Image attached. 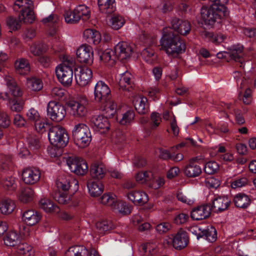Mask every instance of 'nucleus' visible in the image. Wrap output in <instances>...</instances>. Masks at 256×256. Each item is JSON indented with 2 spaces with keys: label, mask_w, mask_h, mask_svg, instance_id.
<instances>
[{
  "label": "nucleus",
  "mask_w": 256,
  "mask_h": 256,
  "mask_svg": "<svg viewBox=\"0 0 256 256\" xmlns=\"http://www.w3.org/2000/svg\"><path fill=\"white\" fill-rule=\"evenodd\" d=\"M162 48L169 56L177 57L186 50V45L178 34H174L170 28L164 29V34L160 40Z\"/></svg>",
  "instance_id": "nucleus-1"
},
{
  "label": "nucleus",
  "mask_w": 256,
  "mask_h": 256,
  "mask_svg": "<svg viewBox=\"0 0 256 256\" xmlns=\"http://www.w3.org/2000/svg\"><path fill=\"white\" fill-rule=\"evenodd\" d=\"M210 2H212L210 6L202 8L200 13L206 24L212 25L217 20L227 16L228 12L226 6L213 0H210Z\"/></svg>",
  "instance_id": "nucleus-2"
},
{
  "label": "nucleus",
  "mask_w": 256,
  "mask_h": 256,
  "mask_svg": "<svg viewBox=\"0 0 256 256\" xmlns=\"http://www.w3.org/2000/svg\"><path fill=\"white\" fill-rule=\"evenodd\" d=\"M74 59L70 56L64 57L62 64L56 68V76L60 82L65 86L71 85L73 79L72 67L74 66Z\"/></svg>",
  "instance_id": "nucleus-3"
},
{
  "label": "nucleus",
  "mask_w": 256,
  "mask_h": 256,
  "mask_svg": "<svg viewBox=\"0 0 256 256\" xmlns=\"http://www.w3.org/2000/svg\"><path fill=\"white\" fill-rule=\"evenodd\" d=\"M72 134L75 144L80 148L86 147L92 140L90 130L84 124L80 123L75 125Z\"/></svg>",
  "instance_id": "nucleus-4"
},
{
  "label": "nucleus",
  "mask_w": 256,
  "mask_h": 256,
  "mask_svg": "<svg viewBox=\"0 0 256 256\" xmlns=\"http://www.w3.org/2000/svg\"><path fill=\"white\" fill-rule=\"evenodd\" d=\"M14 10L18 11L20 9L21 14L19 18L23 20L24 23H32L34 20L33 12L34 4L30 0H16L13 6Z\"/></svg>",
  "instance_id": "nucleus-5"
},
{
  "label": "nucleus",
  "mask_w": 256,
  "mask_h": 256,
  "mask_svg": "<svg viewBox=\"0 0 256 256\" xmlns=\"http://www.w3.org/2000/svg\"><path fill=\"white\" fill-rule=\"evenodd\" d=\"M48 138L50 144L58 148L66 146L68 142V137L66 130L60 126L50 128Z\"/></svg>",
  "instance_id": "nucleus-6"
},
{
  "label": "nucleus",
  "mask_w": 256,
  "mask_h": 256,
  "mask_svg": "<svg viewBox=\"0 0 256 256\" xmlns=\"http://www.w3.org/2000/svg\"><path fill=\"white\" fill-rule=\"evenodd\" d=\"M252 85L254 88L256 87V78L254 76L250 79L244 78L240 84L238 98L242 100L245 104H250L252 102V90L250 87L252 86Z\"/></svg>",
  "instance_id": "nucleus-7"
},
{
  "label": "nucleus",
  "mask_w": 256,
  "mask_h": 256,
  "mask_svg": "<svg viewBox=\"0 0 256 256\" xmlns=\"http://www.w3.org/2000/svg\"><path fill=\"white\" fill-rule=\"evenodd\" d=\"M64 106L58 102L50 101L47 106V114L52 120L56 122L62 120L66 116Z\"/></svg>",
  "instance_id": "nucleus-8"
},
{
  "label": "nucleus",
  "mask_w": 256,
  "mask_h": 256,
  "mask_svg": "<svg viewBox=\"0 0 256 256\" xmlns=\"http://www.w3.org/2000/svg\"><path fill=\"white\" fill-rule=\"evenodd\" d=\"M64 159L71 172L77 175H84L88 172V166L83 159L76 157H68Z\"/></svg>",
  "instance_id": "nucleus-9"
},
{
  "label": "nucleus",
  "mask_w": 256,
  "mask_h": 256,
  "mask_svg": "<svg viewBox=\"0 0 256 256\" xmlns=\"http://www.w3.org/2000/svg\"><path fill=\"white\" fill-rule=\"evenodd\" d=\"M114 50L116 57L120 61L129 59L133 52L132 46L126 42H119Z\"/></svg>",
  "instance_id": "nucleus-10"
},
{
  "label": "nucleus",
  "mask_w": 256,
  "mask_h": 256,
  "mask_svg": "<svg viewBox=\"0 0 256 256\" xmlns=\"http://www.w3.org/2000/svg\"><path fill=\"white\" fill-rule=\"evenodd\" d=\"M76 56L80 63L90 64L93 62V50L92 47L88 44L80 46L77 50Z\"/></svg>",
  "instance_id": "nucleus-11"
},
{
  "label": "nucleus",
  "mask_w": 256,
  "mask_h": 256,
  "mask_svg": "<svg viewBox=\"0 0 256 256\" xmlns=\"http://www.w3.org/2000/svg\"><path fill=\"white\" fill-rule=\"evenodd\" d=\"M110 90L108 86L104 82L100 80L95 86L94 99L98 102H102L110 98Z\"/></svg>",
  "instance_id": "nucleus-12"
},
{
  "label": "nucleus",
  "mask_w": 256,
  "mask_h": 256,
  "mask_svg": "<svg viewBox=\"0 0 256 256\" xmlns=\"http://www.w3.org/2000/svg\"><path fill=\"white\" fill-rule=\"evenodd\" d=\"M87 104L88 100L86 98L78 102L71 101L68 104L72 114L78 117H83L86 115L88 110L86 106Z\"/></svg>",
  "instance_id": "nucleus-13"
},
{
  "label": "nucleus",
  "mask_w": 256,
  "mask_h": 256,
  "mask_svg": "<svg viewBox=\"0 0 256 256\" xmlns=\"http://www.w3.org/2000/svg\"><path fill=\"white\" fill-rule=\"evenodd\" d=\"M0 99L8 102V104L11 110L16 112H21L24 107L25 101L22 98H12L8 92H0Z\"/></svg>",
  "instance_id": "nucleus-14"
},
{
  "label": "nucleus",
  "mask_w": 256,
  "mask_h": 256,
  "mask_svg": "<svg viewBox=\"0 0 256 256\" xmlns=\"http://www.w3.org/2000/svg\"><path fill=\"white\" fill-rule=\"evenodd\" d=\"M75 74L77 84L81 86H85L90 82L92 73L87 67H80L76 70Z\"/></svg>",
  "instance_id": "nucleus-15"
},
{
  "label": "nucleus",
  "mask_w": 256,
  "mask_h": 256,
  "mask_svg": "<svg viewBox=\"0 0 256 256\" xmlns=\"http://www.w3.org/2000/svg\"><path fill=\"white\" fill-rule=\"evenodd\" d=\"M40 177V172L38 169L34 168H24L22 173V180L27 184H36Z\"/></svg>",
  "instance_id": "nucleus-16"
},
{
  "label": "nucleus",
  "mask_w": 256,
  "mask_h": 256,
  "mask_svg": "<svg viewBox=\"0 0 256 256\" xmlns=\"http://www.w3.org/2000/svg\"><path fill=\"white\" fill-rule=\"evenodd\" d=\"M4 80L8 90L6 92L9 94L10 96H11L14 98L22 96L23 92L22 89L12 76H5Z\"/></svg>",
  "instance_id": "nucleus-17"
},
{
  "label": "nucleus",
  "mask_w": 256,
  "mask_h": 256,
  "mask_svg": "<svg viewBox=\"0 0 256 256\" xmlns=\"http://www.w3.org/2000/svg\"><path fill=\"white\" fill-rule=\"evenodd\" d=\"M211 210L210 206L208 204L198 206L192 210L190 213L191 218L196 220L206 219L210 216Z\"/></svg>",
  "instance_id": "nucleus-18"
},
{
  "label": "nucleus",
  "mask_w": 256,
  "mask_h": 256,
  "mask_svg": "<svg viewBox=\"0 0 256 256\" xmlns=\"http://www.w3.org/2000/svg\"><path fill=\"white\" fill-rule=\"evenodd\" d=\"M57 188L64 192L68 191L74 186V190L78 189V182L70 176H68L66 178H60L56 182Z\"/></svg>",
  "instance_id": "nucleus-19"
},
{
  "label": "nucleus",
  "mask_w": 256,
  "mask_h": 256,
  "mask_svg": "<svg viewBox=\"0 0 256 256\" xmlns=\"http://www.w3.org/2000/svg\"><path fill=\"white\" fill-rule=\"evenodd\" d=\"M171 26L172 29L182 35L188 34L190 30V24L189 22L178 18H174L172 20Z\"/></svg>",
  "instance_id": "nucleus-20"
},
{
  "label": "nucleus",
  "mask_w": 256,
  "mask_h": 256,
  "mask_svg": "<svg viewBox=\"0 0 256 256\" xmlns=\"http://www.w3.org/2000/svg\"><path fill=\"white\" fill-rule=\"evenodd\" d=\"M172 246L176 250H182L187 246L188 237L186 232L178 231L172 238Z\"/></svg>",
  "instance_id": "nucleus-21"
},
{
  "label": "nucleus",
  "mask_w": 256,
  "mask_h": 256,
  "mask_svg": "<svg viewBox=\"0 0 256 256\" xmlns=\"http://www.w3.org/2000/svg\"><path fill=\"white\" fill-rule=\"evenodd\" d=\"M183 171L186 176L194 178L198 176L201 174L202 168L194 159H191L188 164L184 166Z\"/></svg>",
  "instance_id": "nucleus-22"
},
{
  "label": "nucleus",
  "mask_w": 256,
  "mask_h": 256,
  "mask_svg": "<svg viewBox=\"0 0 256 256\" xmlns=\"http://www.w3.org/2000/svg\"><path fill=\"white\" fill-rule=\"evenodd\" d=\"M41 215L39 212L33 210H25L22 215V221L28 226L36 224L40 220Z\"/></svg>",
  "instance_id": "nucleus-23"
},
{
  "label": "nucleus",
  "mask_w": 256,
  "mask_h": 256,
  "mask_svg": "<svg viewBox=\"0 0 256 256\" xmlns=\"http://www.w3.org/2000/svg\"><path fill=\"white\" fill-rule=\"evenodd\" d=\"M230 203L228 197L218 196L213 200L212 207L215 212H220L226 210Z\"/></svg>",
  "instance_id": "nucleus-24"
},
{
  "label": "nucleus",
  "mask_w": 256,
  "mask_h": 256,
  "mask_svg": "<svg viewBox=\"0 0 256 256\" xmlns=\"http://www.w3.org/2000/svg\"><path fill=\"white\" fill-rule=\"evenodd\" d=\"M132 79V75L128 71L120 74L118 81L120 88L123 90H130L133 84Z\"/></svg>",
  "instance_id": "nucleus-25"
},
{
  "label": "nucleus",
  "mask_w": 256,
  "mask_h": 256,
  "mask_svg": "<svg viewBox=\"0 0 256 256\" xmlns=\"http://www.w3.org/2000/svg\"><path fill=\"white\" fill-rule=\"evenodd\" d=\"M128 198L135 204H143L148 201L146 193L141 190H134L128 192Z\"/></svg>",
  "instance_id": "nucleus-26"
},
{
  "label": "nucleus",
  "mask_w": 256,
  "mask_h": 256,
  "mask_svg": "<svg viewBox=\"0 0 256 256\" xmlns=\"http://www.w3.org/2000/svg\"><path fill=\"white\" fill-rule=\"evenodd\" d=\"M243 46L241 44L234 45L230 50V56L235 62H239V66L244 68V64L242 63Z\"/></svg>",
  "instance_id": "nucleus-27"
},
{
  "label": "nucleus",
  "mask_w": 256,
  "mask_h": 256,
  "mask_svg": "<svg viewBox=\"0 0 256 256\" xmlns=\"http://www.w3.org/2000/svg\"><path fill=\"white\" fill-rule=\"evenodd\" d=\"M91 124L98 130H108L109 129L110 124L108 117L102 115L94 116L91 118Z\"/></svg>",
  "instance_id": "nucleus-28"
},
{
  "label": "nucleus",
  "mask_w": 256,
  "mask_h": 256,
  "mask_svg": "<svg viewBox=\"0 0 256 256\" xmlns=\"http://www.w3.org/2000/svg\"><path fill=\"white\" fill-rule=\"evenodd\" d=\"M34 194V190L27 186L20 190L18 198L22 203L28 204L32 201Z\"/></svg>",
  "instance_id": "nucleus-29"
},
{
  "label": "nucleus",
  "mask_w": 256,
  "mask_h": 256,
  "mask_svg": "<svg viewBox=\"0 0 256 256\" xmlns=\"http://www.w3.org/2000/svg\"><path fill=\"white\" fill-rule=\"evenodd\" d=\"M84 38L89 44H98L101 41L99 32L93 29H86L84 32Z\"/></svg>",
  "instance_id": "nucleus-30"
},
{
  "label": "nucleus",
  "mask_w": 256,
  "mask_h": 256,
  "mask_svg": "<svg viewBox=\"0 0 256 256\" xmlns=\"http://www.w3.org/2000/svg\"><path fill=\"white\" fill-rule=\"evenodd\" d=\"M87 186L90 195L93 197L100 196L104 190V186L99 181L90 180L87 183Z\"/></svg>",
  "instance_id": "nucleus-31"
},
{
  "label": "nucleus",
  "mask_w": 256,
  "mask_h": 256,
  "mask_svg": "<svg viewBox=\"0 0 256 256\" xmlns=\"http://www.w3.org/2000/svg\"><path fill=\"white\" fill-rule=\"evenodd\" d=\"M14 66L16 72L21 75L28 74L30 72V64L25 58H20L16 60Z\"/></svg>",
  "instance_id": "nucleus-32"
},
{
  "label": "nucleus",
  "mask_w": 256,
  "mask_h": 256,
  "mask_svg": "<svg viewBox=\"0 0 256 256\" xmlns=\"http://www.w3.org/2000/svg\"><path fill=\"white\" fill-rule=\"evenodd\" d=\"M106 168L102 164L95 163L92 165L90 174L92 178L96 179L103 178L106 173Z\"/></svg>",
  "instance_id": "nucleus-33"
},
{
  "label": "nucleus",
  "mask_w": 256,
  "mask_h": 256,
  "mask_svg": "<svg viewBox=\"0 0 256 256\" xmlns=\"http://www.w3.org/2000/svg\"><path fill=\"white\" fill-rule=\"evenodd\" d=\"M100 60L104 63L108 64L112 66L115 62V58H116L114 54V50L111 49H106L103 52H98Z\"/></svg>",
  "instance_id": "nucleus-34"
},
{
  "label": "nucleus",
  "mask_w": 256,
  "mask_h": 256,
  "mask_svg": "<svg viewBox=\"0 0 256 256\" xmlns=\"http://www.w3.org/2000/svg\"><path fill=\"white\" fill-rule=\"evenodd\" d=\"M66 256H88V250L83 246L70 247L65 252Z\"/></svg>",
  "instance_id": "nucleus-35"
},
{
  "label": "nucleus",
  "mask_w": 256,
  "mask_h": 256,
  "mask_svg": "<svg viewBox=\"0 0 256 256\" xmlns=\"http://www.w3.org/2000/svg\"><path fill=\"white\" fill-rule=\"evenodd\" d=\"M234 202L236 207L246 208L250 205L251 200L247 195L244 194H238L235 196Z\"/></svg>",
  "instance_id": "nucleus-36"
},
{
  "label": "nucleus",
  "mask_w": 256,
  "mask_h": 256,
  "mask_svg": "<svg viewBox=\"0 0 256 256\" xmlns=\"http://www.w3.org/2000/svg\"><path fill=\"white\" fill-rule=\"evenodd\" d=\"M16 207L15 202L10 199L3 200L0 202V212L2 214H11Z\"/></svg>",
  "instance_id": "nucleus-37"
},
{
  "label": "nucleus",
  "mask_w": 256,
  "mask_h": 256,
  "mask_svg": "<svg viewBox=\"0 0 256 256\" xmlns=\"http://www.w3.org/2000/svg\"><path fill=\"white\" fill-rule=\"evenodd\" d=\"M96 226L98 232L101 235L106 234L115 227L111 221L106 220L98 222Z\"/></svg>",
  "instance_id": "nucleus-38"
},
{
  "label": "nucleus",
  "mask_w": 256,
  "mask_h": 256,
  "mask_svg": "<svg viewBox=\"0 0 256 256\" xmlns=\"http://www.w3.org/2000/svg\"><path fill=\"white\" fill-rule=\"evenodd\" d=\"M20 241V236L15 230L8 232L4 238V244L9 246H16Z\"/></svg>",
  "instance_id": "nucleus-39"
},
{
  "label": "nucleus",
  "mask_w": 256,
  "mask_h": 256,
  "mask_svg": "<svg viewBox=\"0 0 256 256\" xmlns=\"http://www.w3.org/2000/svg\"><path fill=\"white\" fill-rule=\"evenodd\" d=\"M39 204L40 206L46 212L58 213L60 212L59 208L48 199H41Z\"/></svg>",
  "instance_id": "nucleus-40"
},
{
  "label": "nucleus",
  "mask_w": 256,
  "mask_h": 256,
  "mask_svg": "<svg viewBox=\"0 0 256 256\" xmlns=\"http://www.w3.org/2000/svg\"><path fill=\"white\" fill-rule=\"evenodd\" d=\"M2 185L4 190L10 194H12L17 188V184L15 178L12 176L4 179L2 182Z\"/></svg>",
  "instance_id": "nucleus-41"
},
{
  "label": "nucleus",
  "mask_w": 256,
  "mask_h": 256,
  "mask_svg": "<svg viewBox=\"0 0 256 256\" xmlns=\"http://www.w3.org/2000/svg\"><path fill=\"white\" fill-rule=\"evenodd\" d=\"M136 110L140 114H145L148 112V100L146 97H139L134 102Z\"/></svg>",
  "instance_id": "nucleus-42"
},
{
  "label": "nucleus",
  "mask_w": 256,
  "mask_h": 256,
  "mask_svg": "<svg viewBox=\"0 0 256 256\" xmlns=\"http://www.w3.org/2000/svg\"><path fill=\"white\" fill-rule=\"evenodd\" d=\"M26 84L30 89L34 92L40 91L43 88V82L42 80L34 76L27 78Z\"/></svg>",
  "instance_id": "nucleus-43"
},
{
  "label": "nucleus",
  "mask_w": 256,
  "mask_h": 256,
  "mask_svg": "<svg viewBox=\"0 0 256 256\" xmlns=\"http://www.w3.org/2000/svg\"><path fill=\"white\" fill-rule=\"evenodd\" d=\"M114 0H98L100 10L104 13L110 14L114 10Z\"/></svg>",
  "instance_id": "nucleus-44"
},
{
  "label": "nucleus",
  "mask_w": 256,
  "mask_h": 256,
  "mask_svg": "<svg viewBox=\"0 0 256 256\" xmlns=\"http://www.w3.org/2000/svg\"><path fill=\"white\" fill-rule=\"evenodd\" d=\"M100 102L106 104L103 110L106 116L108 118L112 117L116 112V104L114 101L110 100V98H108L106 100H104V102Z\"/></svg>",
  "instance_id": "nucleus-45"
},
{
  "label": "nucleus",
  "mask_w": 256,
  "mask_h": 256,
  "mask_svg": "<svg viewBox=\"0 0 256 256\" xmlns=\"http://www.w3.org/2000/svg\"><path fill=\"white\" fill-rule=\"evenodd\" d=\"M141 55L144 60L150 64L154 62L157 58V56L150 48L144 49L141 52Z\"/></svg>",
  "instance_id": "nucleus-46"
},
{
  "label": "nucleus",
  "mask_w": 256,
  "mask_h": 256,
  "mask_svg": "<svg viewBox=\"0 0 256 256\" xmlns=\"http://www.w3.org/2000/svg\"><path fill=\"white\" fill-rule=\"evenodd\" d=\"M125 21L122 16L120 14H114L109 20V26L114 30H118L123 26Z\"/></svg>",
  "instance_id": "nucleus-47"
},
{
  "label": "nucleus",
  "mask_w": 256,
  "mask_h": 256,
  "mask_svg": "<svg viewBox=\"0 0 256 256\" xmlns=\"http://www.w3.org/2000/svg\"><path fill=\"white\" fill-rule=\"evenodd\" d=\"M204 237L205 239L210 242H214L216 239V228L212 226L207 227L206 228L202 230V235H200Z\"/></svg>",
  "instance_id": "nucleus-48"
},
{
  "label": "nucleus",
  "mask_w": 256,
  "mask_h": 256,
  "mask_svg": "<svg viewBox=\"0 0 256 256\" xmlns=\"http://www.w3.org/2000/svg\"><path fill=\"white\" fill-rule=\"evenodd\" d=\"M204 36L208 40L215 44L224 42L227 38L226 35L220 32L214 34L210 32H206Z\"/></svg>",
  "instance_id": "nucleus-49"
},
{
  "label": "nucleus",
  "mask_w": 256,
  "mask_h": 256,
  "mask_svg": "<svg viewBox=\"0 0 256 256\" xmlns=\"http://www.w3.org/2000/svg\"><path fill=\"white\" fill-rule=\"evenodd\" d=\"M116 196L111 193H106L100 198V202L102 204L110 206L112 209L116 207Z\"/></svg>",
  "instance_id": "nucleus-50"
},
{
  "label": "nucleus",
  "mask_w": 256,
  "mask_h": 256,
  "mask_svg": "<svg viewBox=\"0 0 256 256\" xmlns=\"http://www.w3.org/2000/svg\"><path fill=\"white\" fill-rule=\"evenodd\" d=\"M75 12L80 16V19H82L84 20H88L90 18V12L88 7L82 4L77 6L75 8Z\"/></svg>",
  "instance_id": "nucleus-51"
},
{
  "label": "nucleus",
  "mask_w": 256,
  "mask_h": 256,
  "mask_svg": "<svg viewBox=\"0 0 256 256\" xmlns=\"http://www.w3.org/2000/svg\"><path fill=\"white\" fill-rule=\"evenodd\" d=\"M17 252L22 256H32L34 254L32 246L26 243L18 244L17 247Z\"/></svg>",
  "instance_id": "nucleus-52"
},
{
  "label": "nucleus",
  "mask_w": 256,
  "mask_h": 256,
  "mask_svg": "<svg viewBox=\"0 0 256 256\" xmlns=\"http://www.w3.org/2000/svg\"><path fill=\"white\" fill-rule=\"evenodd\" d=\"M112 210L123 214H128L131 212L130 207L123 201H116V207L112 208Z\"/></svg>",
  "instance_id": "nucleus-53"
},
{
  "label": "nucleus",
  "mask_w": 256,
  "mask_h": 256,
  "mask_svg": "<svg viewBox=\"0 0 256 256\" xmlns=\"http://www.w3.org/2000/svg\"><path fill=\"white\" fill-rule=\"evenodd\" d=\"M152 176V173L150 170L145 172H140L135 176V178L137 182L140 184H144L150 180Z\"/></svg>",
  "instance_id": "nucleus-54"
},
{
  "label": "nucleus",
  "mask_w": 256,
  "mask_h": 256,
  "mask_svg": "<svg viewBox=\"0 0 256 256\" xmlns=\"http://www.w3.org/2000/svg\"><path fill=\"white\" fill-rule=\"evenodd\" d=\"M65 21L68 24H76L80 20V16L75 12V10L73 11L67 10L66 11L64 14Z\"/></svg>",
  "instance_id": "nucleus-55"
},
{
  "label": "nucleus",
  "mask_w": 256,
  "mask_h": 256,
  "mask_svg": "<svg viewBox=\"0 0 256 256\" xmlns=\"http://www.w3.org/2000/svg\"><path fill=\"white\" fill-rule=\"evenodd\" d=\"M47 50V46L43 43L33 44L30 48V52L35 56H39L46 52Z\"/></svg>",
  "instance_id": "nucleus-56"
},
{
  "label": "nucleus",
  "mask_w": 256,
  "mask_h": 256,
  "mask_svg": "<svg viewBox=\"0 0 256 256\" xmlns=\"http://www.w3.org/2000/svg\"><path fill=\"white\" fill-rule=\"evenodd\" d=\"M219 164L214 161H210L204 166V171L208 174H215L219 170Z\"/></svg>",
  "instance_id": "nucleus-57"
},
{
  "label": "nucleus",
  "mask_w": 256,
  "mask_h": 256,
  "mask_svg": "<svg viewBox=\"0 0 256 256\" xmlns=\"http://www.w3.org/2000/svg\"><path fill=\"white\" fill-rule=\"evenodd\" d=\"M135 116L133 110H130L123 114L122 118L120 120V123L122 125H127L132 122Z\"/></svg>",
  "instance_id": "nucleus-58"
},
{
  "label": "nucleus",
  "mask_w": 256,
  "mask_h": 256,
  "mask_svg": "<svg viewBox=\"0 0 256 256\" xmlns=\"http://www.w3.org/2000/svg\"><path fill=\"white\" fill-rule=\"evenodd\" d=\"M26 116L28 120L31 122H36L41 119L38 112L34 108H30L26 112Z\"/></svg>",
  "instance_id": "nucleus-59"
},
{
  "label": "nucleus",
  "mask_w": 256,
  "mask_h": 256,
  "mask_svg": "<svg viewBox=\"0 0 256 256\" xmlns=\"http://www.w3.org/2000/svg\"><path fill=\"white\" fill-rule=\"evenodd\" d=\"M12 164V158L10 156H5L0 160V170H6Z\"/></svg>",
  "instance_id": "nucleus-60"
},
{
  "label": "nucleus",
  "mask_w": 256,
  "mask_h": 256,
  "mask_svg": "<svg viewBox=\"0 0 256 256\" xmlns=\"http://www.w3.org/2000/svg\"><path fill=\"white\" fill-rule=\"evenodd\" d=\"M22 20H18L16 18L10 17L7 20V24L11 30H16L19 29L20 27V22Z\"/></svg>",
  "instance_id": "nucleus-61"
},
{
  "label": "nucleus",
  "mask_w": 256,
  "mask_h": 256,
  "mask_svg": "<svg viewBox=\"0 0 256 256\" xmlns=\"http://www.w3.org/2000/svg\"><path fill=\"white\" fill-rule=\"evenodd\" d=\"M65 93L66 91L64 89L58 87H55L51 91V96L56 100H60L64 96Z\"/></svg>",
  "instance_id": "nucleus-62"
},
{
  "label": "nucleus",
  "mask_w": 256,
  "mask_h": 256,
  "mask_svg": "<svg viewBox=\"0 0 256 256\" xmlns=\"http://www.w3.org/2000/svg\"><path fill=\"white\" fill-rule=\"evenodd\" d=\"M150 119L152 122V128H156L162 122L160 114L158 112H154L150 115Z\"/></svg>",
  "instance_id": "nucleus-63"
},
{
  "label": "nucleus",
  "mask_w": 256,
  "mask_h": 256,
  "mask_svg": "<svg viewBox=\"0 0 256 256\" xmlns=\"http://www.w3.org/2000/svg\"><path fill=\"white\" fill-rule=\"evenodd\" d=\"M205 184L208 188H216L220 186V182L218 180L210 176L206 179Z\"/></svg>",
  "instance_id": "nucleus-64"
}]
</instances>
